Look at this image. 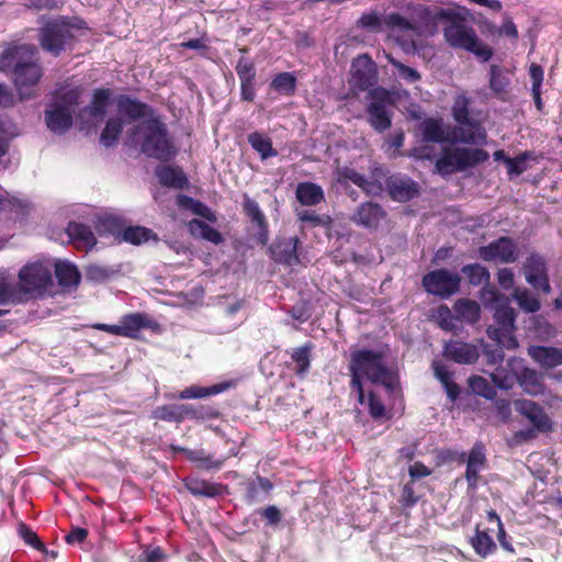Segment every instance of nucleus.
<instances>
[{
  "mask_svg": "<svg viewBox=\"0 0 562 562\" xmlns=\"http://www.w3.org/2000/svg\"><path fill=\"white\" fill-rule=\"evenodd\" d=\"M358 26L371 32H380L383 21L375 12L363 13L357 22Z\"/></svg>",
  "mask_w": 562,
  "mask_h": 562,
  "instance_id": "nucleus-63",
  "label": "nucleus"
},
{
  "mask_svg": "<svg viewBox=\"0 0 562 562\" xmlns=\"http://www.w3.org/2000/svg\"><path fill=\"white\" fill-rule=\"evenodd\" d=\"M468 384L473 393L486 400H493L497 394L494 385L481 375H471Z\"/></svg>",
  "mask_w": 562,
  "mask_h": 562,
  "instance_id": "nucleus-52",
  "label": "nucleus"
},
{
  "mask_svg": "<svg viewBox=\"0 0 562 562\" xmlns=\"http://www.w3.org/2000/svg\"><path fill=\"white\" fill-rule=\"evenodd\" d=\"M513 297L526 313H536L541 307L539 300L528 289H515Z\"/></svg>",
  "mask_w": 562,
  "mask_h": 562,
  "instance_id": "nucleus-51",
  "label": "nucleus"
},
{
  "mask_svg": "<svg viewBox=\"0 0 562 562\" xmlns=\"http://www.w3.org/2000/svg\"><path fill=\"white\" fill-rule=\"evenodd\" d=\"M237 452L238 451L236 448H232L227 457L223 459H214L212 456L206 454L203 450H193L188 453V459L204 470L220 469L227 458L231 456H236Z\"/></svg>",
  "mask_w": 562,
  "mask_h": 562,
  "instance_id": "nucleus-43",
  "label": "nucleus"
},
{
  "mask_svg": "<svg viewBox=\"0 0 562 562\" xmlns=\"http://www.w3.org/2000/svg\"><path fill=\"white\" fill-rule=\"evenodd\" d=\"M387 60L394 68H396L400 77L406 82L414 83L420 80V74L416 69L402 64L392 56H387Z\"/></svg>",
  "mask_w": 562,
  "mask_h": 562,
  "instance_id": "nucleus-59",
  "label": "nucleus"
},
{
  "mask_svg": "<svg viewBox=\"0 0 562 562\" xmlns=\"http://www.w3.org/2000/svg\"><path fill=\"white\" fill-rule=\"evenodd\" d=\"M385 351L372 349H357L351 351L348 363L349 375L363 382L367 379L373 384H381L393 392L398 385L397 373L385 362Z\"/></svg>",
  "mask_w": 562,
  "mask_h": 562,
  "instance_id": "nucleus-4",
  "label": "nucleus"
},
{
  "mask_svg": "<svg viewBox=\"0 0 562 562\" xmlns=\"http://www.w3.org/2000/svg\"><path fill=\"white\" fill-rule=\"evenodd\" d=\"M457 321H464L469 324H475L481 316L480 305L469 299H459L453 305Z\"/></svg>",
  "mask_w": 562,
  "mask_h": 562,
  "instance_id": "nucleus-37",
  "label": "nucleus"
},
{
  "mask_svg": "<svg viewBox=\"0 0 562 562\" xmlns=\"http://www.w3.org/2000/svg\"><path fill=\"white\" fill-rule=\"evenodd\" d=\"M54 273L58 285L67 292L77 290L80 284L81 273L78 267L70 261L56 260L54 263Z\"/></svg>",
  "mask_w": 562,
  "mask_h": 562,
  "instance_id": "nucleus-27",
  "label": "nucleus"
},
{
  "mask_svg": "<svg viewBox=\"0 0 562 562\" xmlns=\"http://www.w3.org/2000/svg\"><path fill=\"white\" fill-rule=\"evenodd\" d=\"M389 196L396 202H408L420 193L419 184L406 175L393 173L385 179V187Z\"/></svg>",
  "mask_w": 562,
  "mask_h": 562,
  "instance_id": "nucleus-14",
  "label": "nucleus"
},
{
  "mask_svg": "<svg viewBox=\"0 0 562 562\" xmlns=\"http://www.w3.org/2000/svg\"><path fill=\"white\" fill-rule=\"evenodd\" d=\"M37 49L32 44L8 47L0 54V70L12 71L14 85L20 99H30L34 88L42 78V67L35 59Z\"/></svg>",
  "mask_w": 562,
  "mask_h": 562,
  "instance_id": "nucleus-2",
  "label": "nucleus"
},
{
  "mask_svg": "<svg viewBox=\"0 0 562 562\" xmlns=\"http://www.w3.org/2000/svg\"><path fill=\"white\" fill-rule=\"evenodd\" d=\"M464 462L467 463L464 477L468 483V488L475 490L480 479V471L484 470L487 464L485 447L481 441L473 445L468 457L465 456Z\"/></svg>",
  "mask_w": 562,
  "mask_h": 562,
  "instance_id": "nucleus-19",
  "label": "nucleus"
},
{
  "mask_svg": "<svg viewBox=\"0 0 562 562\" xmlns=\"http://www.w3.org/2000/svg\"><path fill=\"white\" fill-rule=\"evenodd\" d=\"M80 94V89L74 88L60 94H55V100L53 103L61 104L63 106H67L69 110L74 111V106H76L79 102Z\"/></svg>",
  "mask_w": 562,
  "mask_h": 562,
  "instance_id": "nucleus-62",
  "label": "nucleus"
},
{
  "mask_svg": "<svg viewBox=\"0 0 562 562\" xmlns=\"http://www.w3.org/2000/svg\"><path fill=\"white\" fill-rule=\"evenodd\" d=\"M490 155L482 148L456 147L443 149L435 167L440 175H450L475 167L488 159Z\"/></svg>",
  "mask_w": 562,
  "mask_h": 562,
  "instance_id": "nucleus-7",
  "label": "nucleus"
},
{
  "mask_svg": "<svg viewBox=\"0 0 562 562\" xmlns=\"http://www.w3.org/2000/svg\"><path fill=\"white\" fill-rule=\"evenodd\" d=\"M528 356L544 370L562 366V349L553 346L531 345L527 349Z\"/></svg>",
  "mask_w": 562,
  "mask_h": 562,
  "instance_id": "nucleus-23",
  "label": "nucleus"
},
{
  "mask_svg": "<svg viewBox=\"0 0 562 562\" xmlns=\"http://www.w3.org/2000/svg\"><path fill=\"white\" fill-rule=\"evenodd\" d=\"M248 143L260 154L261 159H267L269 157H276L278 151L273 148L271 139L259 132H254L248 135Z\"/></svg>",
  "mask_w": 562,
  "mask_h": 562,
  "instance_id": "nucleus-45",
  "label": "nucleus"
},
{
  "mask_svg": "<svg viewBox=\"0 0 562 562\" xmlns=\"http://www.w3.org/2000/svg\"><path fill=\"white\" fill-rule=\"evenodd\" d=\"M117 111L131 121L146 120L154 116V110L145 102L127 94L116 98Z\"/></svg>",
  "mask_w": 562,
  "mask_h": 562,
  "instance_id": "nucleus-25",
  "label": "nucleus"
},
{
  "mask_svg": "<svg viewBox=\"0 0 562 562\" xmlns=\"http://www.w3.org/2000/svg\"><path fill=\"white\" fill-rule=\"evenodd\" d=\"M235 71L240 81V99L243 101L252 102L256 98V65L246 57H240L236 65Z\"/></svg>",
  "mask_w": 562,
  "mask_h": 562,
  "instance_id": "nucleus-17",
  "label": "nucleus"
},
{
  "mask_svg": "<svg viewBox=\"0 0 562 562\" xmlns=\"http://www.w3.org/2000/svg\"><path fill=\"white\" fill-rule=\"evenodd\" d=\"M517 384L529 395L537 396L543 393L544 383L542 376L535 369L525 366V360L521 359V364L518 372Z\"/></svg>",
  "mask_w": 562,
  "mask_h": 562,
  "instance_id": "nucleus-31",
  "label": "nucleus"
},
{
  "mask_svg": "<svg viewBox=\"0 0 562 562\" xmlns=\"http://www.w3.org/2000/svg\"><path fill=\"white\" fill-rule=\"evenodd\" d=\"M155 173L164 187L183 189L188 184V178L180 167L160 165L156 168Z\"/></svg>",
  "mask_w": 562,
  "mask_h": 562,
  "instance_id": "nucleus-33",
  "label": "nucleus"
},
{
  "mask_svg": "<svg viewBox=\"0 0 562 562\" xmlns=\"http://www.w3.org/2000/svg\"><path fill=\"white\" fill-rule=\"evenodd\" d=\"M183 420L196 419L206 420L221 416L220 409L210 404H182Z\"/></svg>",
  "mask_w": 562,
  "mask_h": 562,
  "instance_id": "nucleus-36",
  "label": "nucleus"
},
{
  "mask_svg": "<svg viewBox=\"0 0 562 562\" xmlns=\"http://www.w3.org/2000/svg\"><path fill=\"white\" fill-rule=\"evenodd\" d=\"M273 485L269 479L257 475L255 481L248 482L245 486V499L248 504H254L259 499V492L268 495Z\"/></svg>",
  "mask_w": 562,
  "mask_h": 562,
  "instance_id": "nucleus-46",
  "label": "nucleus"
},
{
  "mask_svg": "<svg viewBox=\"0 0 562 562\" xmlns=\"http://www.w3.org/2000/svg\"><path fill=\"white\" fill-rule=\"evenodd\" d=\"M153 417L164 422H183L182 404L158 406L153 412Z\"/></svg>",
  "mask_w": 562,
  "mask_h": 562,
  "instance_id": "nucleus-53",
  "label": "nucleus"
},
{
  "mask_svg": "<svg viewBox=\"0 0 562 562\" xmlns=\"http://www.w3.org/2000/svg\"><path fill=\"white\" fill-rule=\"evenodd\" d=\"M270 88L284 95H293L296 90V77L292 72H280L273 77Z\"/></svg>",
  "mask_w": 562,
  "mask_h": 562,
  "instance_id": "nucleus-48",
  "label": "nucleus"
},
{
  "mask_svg": "<svg viewBox=\"0 0 562 562\" xmlns=\"http://www.w3.org/2000/svg\"><path fill=\"white\" fill-rule=\"evenodd\" d=\"M296 200L305 206H315L325 200L323 188L314 182H300L295 189Z\"/></svg>",
  "mask_w": 562,
  "mask_h": 562,
  "instance_id": "nucleus-34",
  "label": "nucleus"
},
{
  "mask_svg": "<svg viewBox=\"0 0 562 562\" xmlns=\"http://www.w3.org/2000/svg\"><path fill=\"white\" fill-rule=\"evenodd\" d=\"M384 24L387 26V29L392 31H398V32H412L414 34H418V25L416 22H412L402 14L397 12H392L386 15L384 19Z\"/></svg>",
  "mask_w": 562,
  "mask_h": 562,
  "instance_id": "nucleus-49",
  "label": "nucleus"
},
{
  "mask_svg": "<svg viewBox=\"0 0 562 562\" xmlns=\"http://www.w3.org/2000/svg\"><path fill=\"white\" fill-rule=\"evenodd\" d=\"M524 273L526 281L537 291L544 294L551 292V285L548 276L547 261L539 254H531L524 263Z\"/></svg>",
  "mask_w": 562,
  "mask_h": 562,
  "instance_id": "nucleus-13",
  "label": "nucleus"
},
{
  "mask_svg": "<svg viewBox=\"0 0 562 562\" xmlns=\"http://www.w3.org/2000/svg\"><path fill=\"white\" fill-rule=\"evenodd\" d=\"M368 97L371 99L367 105L368 122L374 131L383 133L392 126V113L387 110V104L392 102L390 92L378 87L370 89Z\"/></svg>",
  "mask_w": 562,
  "mask_h": 562,
  "instance_id": "nucleus-8",
  "label": "nucleus"
},
{
  "mask_svg": "<svg viewBox=\"0 0 562 562\" xmlns=\"http://www.w3.org/2000/svg\"><path fill=\"white\" fill-rule=\"evenodd\" d=\"M516 311L507 302L498 304L494 313V319L498 327L488 328V336L493 339H501V335L512 334L516 329Z\"/></svg>",
  "mask_w": 562,
  "mask_h": 562,
  "instance_id": "nucleus-26",
  "label": "nucleus"
},
{
  "mask_svg": "<svg viewBox=\"0 0 562 562\" xmlns=\"http://www.w3.org/2000/svg\"><path fill=\"white\" fill-rule=\"evenodd\" d=\"M434 318L439 327L443 330L450 331L456 327V314L453 315L451 310L446 304H441L437 307L434 314Z\"/></svg>",
  "mask_w": 562,
  "mask_h": 562,
  "instance_id": "nucleus-56",
  "label": "nucleus"
},
{
  "mask_svg": "<svg viewBox=\"0 0 562 562\" xmlns=\"http://www.w3.org/2000/svg\"><path fill=\"white\" fill-rule=\"evenodd\" d=\"M74 111L61 104L52 103L45 110V122L47 128L57 135L65 134L74 123Z\"/></svg>",
  "mask_w": 562,
  "mask_h": 562,
  "instance_id": "nucleus-21",
  "label": "nucleus"
},
{
  "mask_svg": "<svg viewBox=\"0 0 562 562\" xmlns=\"http://www.w3.org/2000/svg\"><path fill=\"white\" fill-rule=\"evenodd\" d=\"M178 204L181 206L190 207L194 214L207 220L209 222H216L215 213L201 201L181 194L178 196Z\"/></svg>",
  "mask_w": 562,
  "mask_h": 562,
  "instance_id": "nucleus-50",
  "label": "nucleus"
},
{
  "mask_svg": "<svg viewBox=\"0 0 562 562\" xmlns=\"http://www.w3.org/2000/svg\"><path fill=\"white\" fill-rule=\"evenodd\" d=\"M19 280L25 293H42L53 285L50 269L41 262L25 265L19 272Z\"/></svg>",
  "mask_w": 562,
  "mask_h": 562,
  "instance_id": "nucleus-11",
  "label": "nucleus"
},
{
  "mask_svg": "<svg viewBox=\"0 0 562 562\" xmlns=\"http://www.w3.org/2000/svg\"><path fill=\"white\" fill-rule=\"evenodd\" d=\"M515 408L539 432L548 434L553 431L554 423L538 403L530 400H518L515 402Z\"/></svg>",
  "mask_w": 562,
  "mask_h": 562,
  "instance_id": "nucleus-15",
  "label": "nucleus"
},
{
  "mask_svg": "<svg viewBox=\"0 0 562 562\" xmlns=\"http://www.w3.org/2000/svg\"><path fill=\"white\" fill-rule=\"evenodd\" d=\"M121 240L138 246L149 240H158L154 231L144 226H127L123 228Z\"/></svg>",
  "mask_w": 562,
  "mask_h": 562,
  "instance_id": "nucleus-41",
  "label": "nucleus"
},
{
  "mask_svg": "<svg viewBox=\"0 0 562 562\" xmlns=\"http://www.w3.org/2000/svg\"><path fill=\"white\" fill-rule=\"evenodd\" d=\"M18 532L26 544L38 551L47 553L45 544L41 541L36 532H34L26 524H20Z\"/></svg>",
  "mask_w": 562,
  "mask_h": 562,
  "instance_id": "nucleus-58",
  "label": "nucleus"
},
{
  "mask_svg": "<svg viewBox=\"0 0 562 562\" xmlns=\"http://www.w3.org/2000/svg\"><path fill=\"white\" fill-rule=\"evenodd\" d=\"M112 91L108 88H99L93 91L91 102L83 109L90 117L95 120H103L106 114V109L110 105Z\"/></svg>",
  "mask_w": 562,
  "mask_h": 562,
  "instance_id": "nucleus-35",
  "label": "nucleus"
},
{
  "mask_svg": "<svg viewBox=\"0 0 562 562\" xmlns=\"http://www.w3.org/2000/svg\"><path fill=\"white\" fill-rule=\"evenodd\" d=\"M124 128L122 117L114 116L108 119L105 126L100 134V143L105 147H113L117 144Z\"/></svg>",
  "mask_w": 562,
  "mask_h": 562,
  "instance_id": "nucleus-40",
  "label": "nucleus"
},
{
  "mask_svg": "<svg viewBox=\"0 0 562 562\" xmlns=\"http://www.w3.org/2000/svg\"><path fill=\"white\" fill-rule=\"evenodd\" d=\"M189 232L196 237H201L207 241H211L215 245H220L224 241L222 234L214 227L210 226L207 223L193 218L188 224Z\"/></svg>",
  "mask_w": 562,
  "mask_h": 562,
  "instance_id": "nucleus-39",
  "label": "nucleus"
},
{
  "mask_svg": "<svg viewBox=\"0 0 562 562\" xmlns=\"http://www.w3.org/2000/svg\"><path fill=\"white\" fill-rule=\"evenodd\" d=\"M520 364L521 358L512 357L505 364L496 367V369L490 374L494 385L501 390H512L517 383Z\"/></svg>",
  "mask_w": 562,
  "mask_h": 562,
  "instance_id": "nucleus-22",
  "label": "nucleus"
},
{
  "mask_svg": "<svg viewBox=\"0 0 562 562\" xmlns=\"http://www.w3.org/2000/svg\"><path fill=\"white\" fill-rule=\"evenodd\" d=\"M66 233L77 248L92 249L97 244L94 233L87 224L71 221L68 223Z\"/></svg>",
  "mask_w": 562,
  "mask_h": 562,
  "instance_id": "nucleus-32",
  "label": "nucleus"
},
{
  "mask_svg": "<svg viewBox=\"0 0 562 562\" xmlns=\"http://www.w3.org/2000/svg\"><path fill=\"white\" fill-rule=\"evenodd\" d=\"M299 237L279 238L270 247L271 257L276 262L293 266L299 263Z\"/></svg>",
  "mask_w": 562,
  "mask_h": 562,
  "instance_id": "nucleus-24",
  "label": "nucleus"
},
{
  "mask_svg": "<svg viewBox=\"0 0 562 562\" xmlns=\"http://www.w3.org/2000/svg\"><path fill=\"white\" fill-rule=\"evenodd\" d=\"M532 157V154L528 150L521 153L520 155L506 159L507 171L509 176H519L524 173L527 169V160Z\"/></svg>",
  "mask_w": 562,
  "mask_h": 562,
  "instance_id": "nucleus-57",
  "label": "nucleus"
},
{
  "mask_svg": "<svg viewBox=\"0 0 562 562\" xmlns=\"http://www.w3.org/2000/svg\"><path fill=\"white\" fill-rule=\"evenodd\" d=\"M385 216L386 212L379 203L364 202L358 206L352 221L369 229H376Z\"/></svg>",
  "mask_w": 562,
  "mask_h": 562,
  "instance_id": "nucleus-28",
  "label": "nucleus"
},
{
  "mask_svg": "<svg viewBox=\"0 0 562 562\" xmlns=\"http://www.w3.org/2000/svg\"><path fill=\"white\" fill-rule=\"evenodd\" d=\"M379 81L378 66L372 58L360 55L351 64V85L360 91L374 89Z\"/></svg>",
  "mask_w": 562,
  "mask_h": 562,
  "instance_id": "nucleus-12",
  "label": "nucleus"
},
{
  "mask_svg": "<svg viewBox=\"0 0 562 562\" xmlns=\"http://www.w3.org/2000/svg\"><path fill=\"white\" fill-rule=\"evenodd\" d=\"M461 272L471 285L488 284L490 271L480 263L465 265L461 268Z\"/></svg>",
  "mask_w": 562,
  "mask_h": 562,
  "instance_id": "nucleus-47",
  "label": "nucleus"
},
{
  "mask_svg": "<svg viewBox=\"0 0 562 562\" xmlns=\"http://www.w3.org/2000/svg\"><path fill=\"white\" fill-rule=\"evenodd\" d=\"M461 277L446 268L426 273L422 279L424 290L440 299H449L460 290Z\"/></svg>",
  "mask_w": 562,
  "mask_h": 562,
  "instance_id": "nucleus-9",
  "label": "nucleus"
},
{
  "mask_svg": "<svg viewBox=\"0 0 562 562\" xmlns=\"http://www.w3.org/2000/svg\"><path fill=\"white\" fill-rule=\"evenodd\" d=\"M186 488L193 495L199 497H217L227 493V485L214 483L199 477H187L184 480Z\"/></svg>",
  "mask_w": 562,
  "mask_h": 562,
  "instance_id": "nucleus-29",
  "label": "nucleus"
},
{
  "mask_svg": "<svg viewBox=\"0 0 562 562\" xmlns=\"http://www.w3.org/2000/svg\"><path fill=\"white\" fill-rule=\"evenodd\" d=\"M313 345L311 342L305 344L299 348L293 349L291 359L295 363V373L300 376L305 375L311 367Z\"/></svg>",
  "mask_w": 562,
  "mask_h": 562,
  "instance_id": "nucleus-44",
  "label": "nucleus"
},
{
  "mask_svg": "<svg viewBox=\"0 0 562 562\" xmlns=\"http://www.w3.org/2000/svg\"><path fill=\"white\" fill-rule=\"evenodd\" d=\"M130 136L148 158L167 162L177 155L168 127L159 116L143 120L130 131Z\"/></svg>",
  "mask_w": 562,
  "mask_h": 562,
  "instance_id": "nucleus-3",
  "label": "nucleus"
},
{
  "mask_svg": "<svg viewBox=\"0 0 562 562\" xmlns=\"http://www.w3.org/2000/svg\"><path fill=\"white\" fill-rule=\"evenodd\" d=\"M491 77H490V88L491 90L496 93L497 95H501L502 93H505L507 91V88L510 83L507 76L504 74L502 68H499L496 65L491 66Z\"/></svg>",
  "mask_w": 562,
  "mask_h": 562,
  "instance_id": "nucleus-54",
  "label": "nucleus"
},
{
  "mask_svg": "<svg viewBox=\"0 0 562 562\" xmlns=\"http://www.w3.org/2000/svg\"><path fill=\"white\" fill-rule=\"evenodd\" d=\"M470 543L474 552L481 558H486L497 550V546L492 536H490L486 530H481L479 526H476L475 533L471 538Z\"/></svg>",
  "mask_w": 562,
  "mask_h": 562,
  "instance_id": "nucleus-38",
  "label": "nucleus"
},
{
  "mask_svg": "<svg viewBox=\"0 0 562 562\" xmlns=\"http://www.w3.org/2000/svg\"><path fill=\"white\" fill-rule=\"evenodd\" d=\"M335 180L340 184H346L347 181H351L358 188H360L367 195H380L383 192V187L378 181L368 182L364 175L358 172L348 166H337L334 170Z\"/></svg>",
  "mask_w": 562,
  "mask_h": 562,
  "instance_id": "nucleus-18",
  "label": "nucleus"
},
{
  "mask_svg": "<svg viewBox=\"0 0 562 562\" xmlns=\"http://www.w3.org/2000/svg\"><path fill=\"white\" fill-rule=\"evenodd\" d=\"M229 386H231V383H228V382L217 383V384H214L211 386L191 385V386L183 389L179 393V398L188 400V398L207 397V396L220 394V393L226 391Z\"/></svg>",
  "mask_w": 562,
  "mask_h": 562,
  "instance_id": "nucleus-42",
  "label": "nucleus"
},
{
  "mask_svg": "<svg viewBox=\"0 0 562 562\" xmlns=\"http://www.w3.org/2000/svg\"><path fill=\"white\" fill-rule=\"evenodd\" d=\"M471 102V99L465 94L456 97L451 108V114L458 125L453 126L451 132L446 131L442 119L426 117L419 124L423 139L428 143L438 144H485L487 138L486 131L482 126L481 121L472 115L470 109Z\"/></svg>",
  "mask_w": 562,
  "mask_h": 562,
  "instance_id": "nucleus-1",
  "label": "nucleus"
},
{
  "mask_svg": "<svg viewBox=\"0 0 562 562\" xmlns=\"http://www.w3.org/2000/svg\"><path fill=\"white\" fill-rule=\"evenodd\" d=\"M479 256L486 262L514 263L519 258V249L513 238L501 236L490 244L481 246Z\"/></svg>",
  "mask_w": 562,
  "mask_h": 562,
  "instance_id": "nucleus-10",
  "label": "nucleus"
},
{
  "mask_svg": "<svg viewBox=\"0 0 562 562\" xmlns=\"http://www.w3.org/2000/svg\"><path fill=\"white\" fill-rule=\"evenodd\" d=\"M301 222L311 223L313 227H328L331 218L328 215H318L312 210H302L297 213Z\"/></svg>",
  "mask_w": 562,
  "mask_h": 562,
  "instance_id": "nucleus-60",
  "label": "nucleus"
},
{
  "mask_svg": "<svg viewBox=\"0 0 562 562\" xmlns=\"http://www.w3.org/2000/svg\"><path fill=\"white\" fill-rule=\"evenodd\" d=\"M82 29H87V25L80 18L59 15L49 19L38 29V44L44 52L59 57L74 48L77 42L75 32Z\"/></svg>",
  "mask_w": 562,
  "mask_h": 562,
  "instance_id": "nucleus-5",
  "label": "nucleus"
},
{
  "mask_svg": "<svg viewBox=\"0 0 562 562\" xmlns=\"http://www.w3.org/2000/svg\"><path fill=\"white\" fill-rule=\"evenodd\" d=\"M442 16L447 21L443 26V36L451 47L465 49L483 61L492 58V48L479 40L474 30L467 24L460 14L445 12Z\"/></svg>",
  "mask_w": 562,
  "mask_h": 562,
  "instance_id": "nucleus-6",
  "label": "nucleus"
},
{
  "mask_svg": "<svg viewBox=\"0 0 562 562\" xmlns=\"http://www.w3.org/2000/svg\"><path fill=\"white\" fill-rule=\"evenodd\" d=\"M95 231L100 236L103 235H112L117 236L122 235V225L121 222L113 216H106L99 218L95 224Z\"/></svg>",
  "mask_w": 562,
  "mask_h": 562,
  "instance_id": "nucleus-55",
  "label": "nucleus"
},
{
  "mask_svg": "<svg viewBox=\"0 0 562 562\" xmlns=\"http://www.w3.org/2000/svg\"><path fill=\"white\" fill-rule=\"evenodd\" d=\"M368 408L369 414L373 419H379L385 415V406L379 396L372 391L368 393Z\"/></svg>",
  "mask_w": 562,
  "mask_h": 562,
  "instance_id": "nucleus-64",
  "label": "nucleus"
},
{
  "mask_svg": "<svg viewBox=\"0 0 562 562\" xmlns=\"http://www.w3.org/2000/svg\"><path fill=\"white\" fill-rule=\"evenodd\" d=\"M86 278L87 280L94 283H103L109 280L112 276L110 269L99 266V265H90L86 268Z\"/></svg>",
  "mask_w": 562,
  "mask_h": 562,
  "instance_id": "nucleus-61",
  "label": "nucleus"
},
{
  "mask_svg": "<svg viewBox=\"0 0 562 562\" xmlns=\"http://www.w3.org/2000/svg\"><path fill=\"white\" fill-rule=\"evenodd\" d=\"M124 337L138 339L143 329H150L153 333H160V324L146 313H128L121 317Z\"/></svg>",
  "mask_w": 562,
  "mask_h": 562,
  "instance_id": "nucleus-16",
  "label": "nucleus"
},
{
  "mask_svg": "<svg viewBox=\"0 0 562 562\" xmlns=\"http://www.w3.org/2000/svg\"><path fill=\"white\" fill-rule=\"evenodd\" d=\"M243 211L245 215L249 217L251 223L257 225V239L259 243L265 245L268 240L269 225L258 203L255 200L250 199L247 194H244Z\"/></svg>",
  "mask_w": 562,
  "mask_h": 562,
  "instance_id": "nucleus-30",
  "label": "nucleus"
},
{
  "mask_svg": "<svg viewBox=\"0 0 562 562\" xmlns=\"http://www.w3.org/2000/svg\"><path fill=\"white\" fill-rule=\"evenodd\" d=\"M442 355L446 359L459 364H473L479 360L480 352L475 345L450 340L443 347Z\"/></svg>",
  "mask_w": 562,
  "mask_h": 562,
  "instance_id": "nucleus-20",
  "label": "nucleus"
}]
</instances>
